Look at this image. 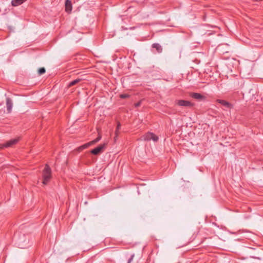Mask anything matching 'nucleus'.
Masks as SVG:
<instances>
[{"mask_svg": "<svg viewBox=\"0 0 263 263\" xmlns=\"http://www.w3.org/2000/svg\"><path fill=\"white\" fill-rule=\"evenodd\" d=\"M45 71H46L45 68L44 67L40 68L38 70V73H39V75H42V74L45 73Z\"/></svg>", "mask_w": 263, "mask_h": 263, "instance_id": "15", "label": "nucleus"}, {"mask_svg": "<svg viewBox=\"0 0 263 263\" xmlns=\"http://www.w3.org/2000/svg\"><path fill=\"white\" fill-rule=\"evenodd\" d=\"M152 47L155 48L158 53H161L162 51V48L161 46L158 43H154L152 45Z\"/></svg>", "mask_w": 263, "mask_h": 263, "instance_id": "12", "label": "nucleus"}, {"mask_svg": "<svg viewBox=\"0 0 263 263\" xmlns=\"http://www.w3.org/2000/svg\"><path fill=\"white\" fill-rule=\"evenodd\" d=\"M129 97V95L128 94H126V93L121 94L120 95V97L122 99H125V98H128Z\"/></svg>", "mask_w": 263, "mask_h": 263, "instance_id": "18", "label": "nucleus"}, {"mask_svg": "<svg viewBox=\"0 0 263 263\" xmlns=\"http://www.w3.org/2000/svg\"><path fill=\"white\" fill-rule=\"evenodd\" d=\"M141 105V101L138 102V103L135 104V107H138Z\"/></svg>", "mask_w": 263, "mask_h": 263, "instance_id": "21", "label": "nucleus"}, {"mask_svg": "<svg viewBox=\"0 0 263 263\" xmlns=\"http://www.w3.org/2000/svg\"><path fill=\"white\" fill-rule=\"evenodd\" d=\"M76 35H78V37H76L74 38V40L76 41V42H78V41H79L81 39V33L79 32H76Z\"/></svg>", "mask_w": 263, "mask_h": 263, "instance_id": "16", "label": "nucleus"}, {"mask_svg": "<svg viewBox=\"0 0 263 263\" xmlns=\"http://www.w3.org/2000/svg\"><path fill=\"white\" fill-rule=\"evenodd\" d=\"M43 184H47L50 181L51 176V171L49 166L46 164L42 173Z\"/></svg>", "mask_w": 263, "mask_h": 263, "instance_id": "1", "label": "nucleus"}, {"mask_svg": "<svg viewBox=\"0 0 263 263\" xmlns=\"http://www.w3.org/2000/svg\"><path fill=\"white\" fill-rule=\"evenodd\" d=\"M92 144H92V143H91V141L90 142L87 143L81 146L80 147H79V149L80 151L83 150L84 149L87 148V147H88L89 146H90Z\"/></svg>", "mask_w": 263, "mask_h": 263, "instance_id": "14", "label": "nucleus"}, {"mask_svg": "<svg viewBox=\"0 0 263 263\" xmlns=\"http://www.w3.org/2000/svg\"><path fill=\"white\" fill-rule=\"evenodd\" d=\"M216 102L221 104L222 105L224 106V107L228 108H231L233 107L231 103L223 100L217 99L216 100Z\"/></svg>", "mask_w": 263, "mask_h": 263, "instance_id": "8", "label": "nucleus"}, {"mask_svg": "<svg viewBox=\"0 0 263 263\" xmlns=\"http://www.w3.org/2000/svg\"><path fill=\"white\" fill-rule=\"evenodd\" d=\"M134 254H132L130 258L128 259L127 263H130L134 257Z\"/></svg>", "mask_w": 263, "mask_h": 263, "instance_id": "20", "label": "nucleus"}, {"mask_svg": "<svg viewBox=\"0 0 263 263\" xmlns=\"http://www.w3.org/2000/svg\"><path fill=\"white\" fill-rule=\"evenodd\" d=\"M72 6L71 1L66 0L65 2V10L69 14L72 10Z\"/></svg>", "mask_w": 263, "mask_h": 263, "instance_id": "7", "label": "nucleus"}, {"mask_svg": "<svg viewBox=\"0 0 263 263\" xmlns=\"http://www.w3.org/2000/svg\"><path fill=\"white\" fill-rule=\"evenodd\" d=\"M19 141V138H15L13 139H11L9 141L6 142V143L2 144L1 145V148H3L4 147H9L12 146L13 145L16 144Z\"/></svg>", "mask_w": 263, "mask_h": 263, "instance_id": "4", "label": "nucleus"}, {"mask_svg": "<svg viewBox=\"0 0 263 263\" xmlns=\"http://www.w3.org/2000/svg\"><path fill=\"white\" fill-rule=\"evenodd\" d=\"M81 80L82 79H77L74 80L72 81L69 83L68 87H71L76 85V84L79 83Z\"/></svg>", "mask_w": 263, "mask_h": 263, "instance_id": "13", "label": "nucleus"}, {"mask_svg": "<svg viewBox=\"0 0 263 263\" xmlns=\"http://www.w3.org/2000/svg\"><path fill=\"white\" fill-rule=\"evenodd\" d=\"M120 126H121L120 123H118V124H117V129H116V130L115 132V133H116V135L118 134V131L120 129Z\"/></svg>", "mask_w": 263, "mask_h": 263, "instance_id": "19", "label": "nucleus"}, {"mask_svg": "<svg viewBox=\"0 0 263 263\" xmlns=\"http://www.w3.org/2000/svg\"><path fill=\"white\" fill-rule=\"evenodd\" d=\"M142 138L145 141H149L152 140L155 142L157 141L158 140V137L157 136L150 132H148L146 133L145 135H144L142 137Z\"/></svg>", "mask_w": 263, "mask_h": 263, "instance_id": "3", "label": "nucleus"}, {"mask_svg": "<svg viewBox=\"0 0 263 263\" xmlns=\"http://www.w3.org/2000/svg\"><path fill=\"white\" fill-rule=\"evenodd\" d=\"M16 244L18 248L22 249L26 248L29 246L28 240L26 239H24V236L20 238Z\"/></svg>", "mask_w": 263, "mask_h": 263, "instance_id": "2", "label": "nucleus"}, {"mask_svg": "<svg viewBox=\"0 0 263 263\" xmlns=\"http://www.w3.org/2000/svg\"><path fill=\"white\" fill-rule=\"evenodd\" d=\"M191 97L197 100H202L205 99V97L202 96V95L196 93V92H193L191 94Z\"/></svg>", "mask_w": 263, "mask_h": 263, "instance_id": "10", "label": "nucleus"}, {"mask_svg": "<svg viewBox=\"0 0 263 263\" xmlns=\"http://www.w3.org/2000/svg\"><path fill=\"white\" fill-rule=\"evenodd\" d=\"M27 0H12L11 2V4L13 6H17L22 4L25 2Z\"/></svg>", "mask_w": 263, "mask_h": 263, "instance_id": "11", "label": "nucleus"}, {"mask_svg": "<svg viewBox=\"0 0 263 263\" xmlns=\"http://www.w3.org/2000/svg\"><path fill=\"white\" fill-rule=\"evenodd\" d=\"M105 144H101V145H99L97 147L92 149L91 151V153L93 155H98L99 154H100L102 152V150L105 147Z\"/></svg>", "mask_w": 263, "mask_h": 263, "instance_id": "5", "label": "nucleus"}, {"mask_svg": "<svg viewBox=\"0 0 263 263\" xmlns=\"http://www.w3.org/2000/svg\"><path fill=\"white\" fill-rule=\"evenodd\" d=\"M176 103L180 106H193L194 105L192 102L183 100H177Z\"/></svg>", "mask_w": 263, "mask_h": 263, "instance_id": "6", "label": "nucleus"}, {"mask_svg": "<svg viewBox=\"0 0 263 263\" xmlns=\"http://www.w3.org/2000/svg\"><path fill=\"white\" fill-rule=\"evenodd\" d=\"M6 106L7 111L9 113H10L12 110L13 102L12 100L9 98H7L6 99Z\"/></svg>", "mask_w": 263, "mask_h": 263, "instance_id": "9", "label": "nucleus"}, {"mask_svg": "<svg viewBox=\"0 0 263 263\" xmlns=\"http://www.w3.org/2000/svg\"><path fill=\"white\" fill-rule=\"evenodd\" d=\"M101 136L100 135H99L98 137L96 139L91 141V143H92V144H95L99 141L101 140Z\"/></svg>", "mask_w": 263, "mask_h": 263, "instance_id": "17", "label": "nucleus"}, {"mask_svg": "<svg viewBox=\"0 0 263 263\" xmlns=\"http://www.w3.org/2000/svg\"><path fill=\"white\" fill-rule=\"evenodd\" d=\"M133 28H134V27H131V28H130L129 29H133Z\"/></svg>", "mask_w": 263, "mask_h": 263, "instance_id": "22", "label": "nucleus"}]
</instances>
